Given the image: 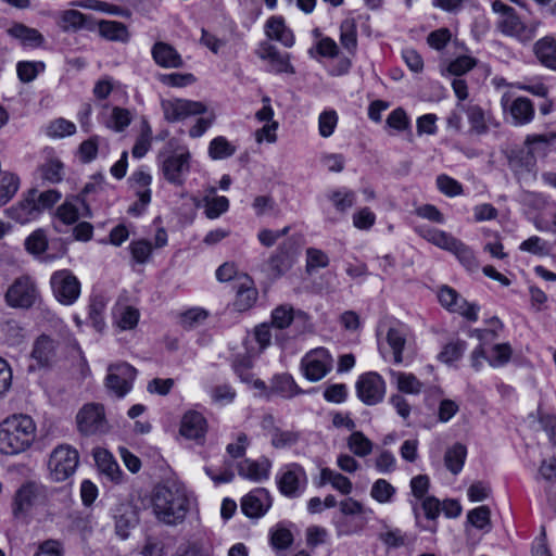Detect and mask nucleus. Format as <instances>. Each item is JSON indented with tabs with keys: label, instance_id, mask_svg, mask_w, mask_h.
I'll return each instance as SVG.
<instances>
[{
	"label": "nucleus",
	"instance_id": "59",
	"mask_svg": "<svg viewBox=\"0 0 556 556\" xmlns=\"http://www.w3.org/2000/svg\"><path fill=\"white\" fill-rule=\"evenodd\" d=\"M26 250L31 253L39 255L43 253L48 248V239L42 229L35 230L25 240Z\"/></svg>",
	"mask_w": 556,
	"mask_h": 556
},
{
	"label": "nucleus",
	"instance_id": "54",
	"mask_svg": "<svg viewBox=\"0 0 556 556\" xmlns=\"http://www.w3.org/2000/svg\"><path fill=\"white\" fill-rule=\"evenodd\" d=\"M299 438L300 434L296 431L273 428L270 441L276 448H286L294 445Z\"/></svg>",
	"mask_w": 556,
	"mask_h": 556
},
{
	"label": "nucleus",
	"instance_id": "11",
	"mask_svg": "<svg viewBox=\"0 0 556 556\" xmlns=\"http://www.w3.org/2000/svg\"><path fill=\"white\" fill-rule=\"evenodd\" d=\"M333 358L325 348L313 349L301 361V370L304 377L316 382L321 380L331 369Z\"/></svg>",
	"mask_w": 556,
	"mask_h": 556
},
{
	"label": "nucleus",
	"instance_id": "56",
	"mask_svg": "<svg viewBox=\"0 0 556 556\" xmlns=\"http://www.w3.org/2000/svg\"><path fill=\"white\" fill-rule=\"evenodd\" d=\"M395 494V488L384 479H378L371 486L370 495L379 503H388Z\"/></svg>",
	"mask_w": 556,
	"mask_h": 556
},
{
	"label": "nucleus",
	"instance_id": "31",
	"mask_svg": "<svg viewBox=\"0 0 556 556\" xmlns=\"http://www.w3.org/2000/svg\"><path fill=\"white\" fill-rule=\"evenodd\" d=\"M7 31L9 36L20 40L24 46L37 48L45 42V38L39 30L22 23L12 25Z\"/></svg>",
	"mask_w": 556,
	"mask_h": 556
},
{
	"label": "nucleus",
	"instance_id": "33",
	"mask_svg": "<svg viewBox=\"0 0 556 556\" xmlns=\"http://www.w3.org/2000/svg\"><path fill=\"white\" fill-rule=\"evenodd\" d=\"M535 157L531 150L520 152L510 159V166L520 179H532L535 177Z\"/></svg>",
	"mask_w": 556,
	"mask_h": 556
},
{
	"label": "nucleus",
	"instance_id": "19",
	"mask_svg": "<svg viewBox=\"0 0 556 556\" xmlns=\"http://www.w3.org/2000/svg\"><path fill=\"white\" fill-rule=\"evenodd\" d=\"M179 432L186 439L202 444L207 432L206 419L201 413L189 410L181 418Z\"/></svg>",
	"mask_w": 556,
	"mask_h": 556
},
{
	"label": "nucleus",
	"instance_id": "15",
	"mask_svg": "<svg viewBox=\"0 0 556 556\" xmlns=\"http://www.w3.org/2000/svg\"><path fill=\"white\" fill-rule=\"evenodd\" d=\"M438 298L442 306L450 312L457 313L470 321L478 319L479 306L467 302L453 288L443 286L438 293Z\"/></svg>",
	"mask_w": 556,
	"mask_h": 556
},
{
	"label": "nucleus",
	"instance_id": "55",
	"mask_svg": "<svg viewBox=\"0 0 556 556\" xmlns=\"http://www.w3.org/2000/svg\"><path fill=\"white\" fill-rule=\"evenodd\" d=\"M205 215L210 219L219 217L229 207V200L226 197H210L204 198Z\"/></svg>",
	"mask_w": 556,
	"mask_h": 556
},
{
	"label": "nucleus",
	"instance_id": "45",
	"mask_svg": "<svg viewBox=\"0 0 556 556\" xmlns=\"http://www.w3.org/2000/svg\"><path fill=\"white\" fill-rule=\"evenodd\" d=\"M340 42L349 52L357 47V27L353 18L344 20L340 25Z\"/></svg>",
	"mask_w": 556,
	"mask_h": 556
},
{
	"label": "nucleus",
	"instance_id": "62",
	"mask_svg": "<svg viewBox=\"0 0 556 556\" xmlns=\"http://www.w3.org/2000/svg\"><path fill=\"white\" fill-rule=\"evenodd\" d=\"M328 264L329 257L324 251L315 248H308L306 250V269L308 273L325 268Z\"/></svg>",
	"mask_w": 556,
	"mask_h": 556
},
{
	"label": "nucleus",
	"instance_id": "20",
	"mask_svg": "<svg viewBox=\"0 0 556 556\" xmlns=\"http://www.w3.org/2000/svg\"><path fill=\"white\" fill-rule=\"evenodd\" d=\"M497 27L504 35L515 37L522 42L530 41L535 34V27L522 23L515 12L501 17Z\"/></svg>",
	"mask_w": 556,
	"mask_h": 556
},
{
	"label": "nucleus",
	"instance_id": "64",
	"mask_svg": "<svg viewBox=\"0 0 556 556\" xmlns=\"http://www.w3.org/2000/svg\"><path fill=\"white\" fill-rule=\"evenodd\" d=\"M34 556H64V546L59 540L48 539L38 544Z\"/></svg>",
	"mask_w": 556,
	"mask_h": 556
},
{
	"label": "nucleus",
	"instance_id": "35",
	"mask_svg": "<svg viewBox=\"0 0 556 556\" xmlns=\"http://www.w3.org/2000/svg\"><path fill=\"white\" fill-rule=\"evenodd\" d=\"M392 382L396 384L400 392L417 395L422 390V383L410 372L395 371L390 369Z\"/></svg>",
	"mask_w": 556,
	"mask_h": 556
},
{
	"label": "nucleus",
	"instance_id": "12",
	"mask_svg": "<svg viewBox=\"0 0 556 556\" xmlns=\"http://www.w3.org/2000/svg\"><path fill=\"white\" fill-rule=\"evenodd\" d=\"M358 399L366 405H376L384 399L387 386L383 378L375 372L368 371L361 375L355 384Z\"/></svg>",
	"mask_w": 556,
	"mask_h": 556
},
{
	"label": "nucleus",
	"instance_id": "51",
	"mask_svg": "<svg viewBox=\"0 0 556 556\" xmlns=\"http://www.w3.org/2000/svg\"><path fill=\"white\" fill-rule=\"evenodd\" d=\"M519 250L543 257L549 255L551 244L539 236H531L520 243Z\"/></svg>",
	"mask_w": 556,
	"mask_h": 556
},
{
	"label": "nucleus",
	"instance_id": "7",
	"mask_svg": "<svg viewBox=\"0 0 556 556\" xmlns=\"http://www.w3.org/2000/svg\"><path fill=\"white\" fill-rule=\"evenodd\" d=\"M39 299L37 282L30 276L16 278L4 294L7 305L12 308H30Z\"/></svg>",
	"mask_w": 556,
	"mask_h": 556
},
{
	"label": "nucleus",
	"instance_id": "3",
	"mask_svg": "<svg viewBox=\"0 0 556 556\" xmlns=\"http://www.w3.org/2000/svg\"><path fill=\"white\" fill-rule=\"evenodd\" d=\"M152 507L160 521L176 525L185 519L189 498L186 490L177 484L159 485L153 492Z\"/></svg>",
	"mask_w": 556,
	"mask_h": 556
},
{
	"label": "nucleus",
	"instance_id": "2",
	"mask_svg": "<svg viewBox=\"0 0 556 556\" xmlns=\"http://www.w3.org/2000/svg\"><path fill=\"white\" fill-rule=\"evenodd\" d=\"M37 426L24 414H14L0 424V453L16 455L28 450L36 440Z\"/></svg>",
	"mask_w": 556,
	"mask_h": 556
},
{
	"label": "nucleus",
	"instance_id": "50",
	"mask_svg": "<svg viewBox=\"0 0 556 556\" xmlns=\"http://www.w3.org/2000/svg\"><path fill=\"white\" fill-rule=\"evenodd\" d=\"M45 63L40 61H21L16 65V72L21 81L30 83L45 71Z\"/></svg>",
	"mask_w": 556,
	"mask_h": 556
},
{
	"label": "nucleus",
	"instance_id": "4",
	"mask_svg": "<svg viewBox=\"0 0 556 556\" xmlns=\"http://www.w3.org/2000/svg\"><path fill=\"white\" fill-rule=\"evenodd\" d=\"M419 236L435 247L448 251L456 256L458 262L468 270L475 271L479 263L473 251L463 241L451 233L435 228L419 227L416 229Z\"/></svg>",
	"mask_w": 556,
	"mask_h": 556
},
{
	"label": "nucleus",
	"instance_id": "10",
	"mask_svg": "<svg viewBox=\"0 0 556 556\" xmlns=\"http://www.w3.org/2000/svg\"><path fill=\"white\" fill-rule=\"evenodd\" d=\"M501 105L506 119L514 126H525L534 119L535 109L529 98L511 99L510 94L506 92L501 98Z\"/></svg>",
	"mask_w": 556,
	"mask_h": 556
},
{
	"label": "nucleus",
	"instance_id": "58",
	"mask_svg": "<svg viewBox=\"0 0 556 556\" xmlns=\"http://www.w3.org/2000/svg\"><path fill=\"white\" fill-rule=\"evenodd\" d=\"M152 129L148 124H144L136 143L132 148V156L136 159L143 157L151 148Z\"/></svg>",
	"mask_w": 556,
	"mask_h": 556
},
{
	"label": "nucleus",
	"instance_id": "22",
	"mask_svg": "<svg viewBox=\"0 0 556 556\" xmlns=\"http://www.w3.org/2000/svg\"><path fill=\"white\" fill-rule=\"evenodd\" d=\"M58 25L66 33H74L83 28L93 30L96 26L91 16L73 9L65 10L60 13Z\"/></svg>",
	"mask_w": 556,
	"mask_h": 556
},
{
	"label": "nucleus",
	"instance_id": "46",
	"mask_svg": "<svg viewBox=\"0 0 556 556\" xmlns=\"http://www.w3.org/2000/svg\"><path fill=\"white\" fill-rule=\"evenodd\" d=\"M348 446L358 457H366L372 451V442L361 431L352 432L348 439Z\"/></svg>",
	"mask_w": 556,
	"mask_h": 556
},
{
	"label": "nucleus",
	"instance_id": "13",
	"mask_svg": "<svg viewBox=\"0 0 556 556\" xmlns=\"http://www.w3.org/2000/svg\"><path fill=\"white\" fill-rule=\"evenodd\" d=\"M161 108L164 118L168 123L181 122L190 116L200 115L206 112V106L202 102L187 99L162 100Z\"/></svg>",
	"mask_w": 556,
	"mask_h": 556
},
{
	"label": "nucleus",
	"instance_id": "57",
	"mask_svg": "<svg viewBox=\"0 0 556 556\" xmlns=\"http://www.w3.org/2000/svg\"><path fill=\"white\" fill-rule=\"evenodd\" d=\"M274 390L283 397H292L301 392L289 375L278 376L274 381Z\"/></svg>",
	"mask_w": 556,
	"mask_h": 556
},
{
	"label": "nucleus",
	"instance_id": "29",
	"mask_svg": "<svg viewBox=\"0 0 556 556\" xmlns=\"http://www.w3.org/2000/svg\"><path fill=\"white\" fill-rule=\"evenodd\" d=\"M152 55L156 64L162 67L177 68L182 66L181 56L168 43L156 42L152 48Z\"/></svg>",
	"mask_w": 556,
	"mask_h": 556
},
{
	"label": "nucleus",
	"instance_id": "60",
	"mask_svg": "<svg viewBox=\"0 0 556 556\" xmlns=\"http://www.w3.org/2000/svg\"><path fill=\"white\" fill-rule=\"evenodd\" d=\"M466 350V343L464 341L457 340L454 342L447 343L442 352L439 354V359L445 364H452L453 362L459 359Z\"/></svg>",
	"mask_w": 556,
	"mask_h": 556
},
{
	"label": "nucleus",
	"instance_id": "44",
	"mask_svg": "<svg viewBox=\"0 0 556 556\" xmlns=\"http://www.w3.org/2000/svg\"><path fill=\"white\" fill-rule=\"evenodd\" d=\"M76 132V125L63 117L51 121L46 127V135L50 138L61 139Z\"/></svg>",
	"mask_w": 556,
	"mask_h": 556
},
{
	"label": "nucleus",
	"instance_id": "1",
	"mask_svg": "<svg viewBox=\"0 0 556 556\" xmlns=\"http://www.w3.org/2000/svg\"><path fill=\"white\" fill-rule=\"evenodd\" d=\"M55 495L56 489L53 486L36 480L25 481L13 495L12 516L15 519H23L36 510L39 515L38 521L52 522L56 510Z\"/></svg>",
	"mask_w": 556,
	"mask_h": 556
},
{
	"label": "nucleus",
	"instance_id": "38",
	"mask_svg": "<svg viewBox=\"0 0 556 556\" xmlns=\"http://www.w3.org/2000/svg\"><path fill=\"white\" fill-rule=\"evenodd\" d=\"M115 324L121 330L134 329L140 317V313L137 308L128 305L116 306L114 308Z\"/></svg>",
	"mask_w": 556,
	"mask_h": 556
},
{
	"label": "nucleus",
	"instance_id": "40",
	"mask_svg": "<svg viewBox=\"0 0 556 556\" xmlns=\"http://www.w3.org/2000/svg\"><path fill=\"white\" fill-rule=\"evenodd\" d=\"M466 456V446L456 443L445 452L444 464L453 475H458L464 467Z\"/></svg>",
	"mask_w": 556,
	"mask_h": 556
},
{
	"label": "nucleus",
	"instance_id": "41",
	"mask_svg": "<svg viewBox=\"0 0 556 556\" xmlns=\"http://www.w3.org/2000/svg\"><path fill=\"white\" fill-rule=\"evenodd\" d=\"M106 304L108 302L103 295L96 294L90 299L88 315L92 326L98 331H102L105 328L104 312Z\"/></svg>",
	"mask_w": 556,
	"mask_h": 556
},
{
	"label": "nucleus",
	"instance_id": "32",
	"mask_svg": "<svg viewBox=\"0 0 556 556\" xmlns=\"http://www.w3.org/2000/svg\"><path fill=\"white\" fill-rule=\"evenodd\" d=\"M328 483L343 495H349L353 490L352 481L348 477L326 467L320 470L318 486Z\"/></svg>",
	"mask_w": 556,
	"mask_h": 556
},
{
	"label": "nucleus",
	"instance_id": "21",
	"mask_svg": "<svg viewBox=\"0 0 556 556\" xmlns=\"http://www.w3.org/2000/svg\"><path fill=\"white\" fill-rule=\"evenodd\" d=\"M5 215L20 224H27L40 217L39 210L35 205V199L29 190L23 194V198L16 204L5 210Z\"/></svg>",
	"mask_w": 556,
	"mask_h": 556
},
{
	"label": "nucleus",
	"instance_id": "34",
	"mask_svg": "<svg viewBox=\"0 0 556 556\" xmlns=\"http://www.w3.org/2000/svg\"><path fill=\"white\" fill-rule=\"evenodd\" d=\"M457 110L463 111L467 115L471 131L478 135H482L488 131L484 111L479 105L459 102L457 103Z\"/></svg>",
	"mask_w": 556,
	"mask_h": 556
},
{
	"label": "nucleus",
	"instance_id": "17",
	"mask_svg": "<svg viewBox=\"0 0 556 556\" xmlns=\"http://www.w3.org/2000/svg\"><path fill=\"white\" fill-rule=\"evenodd\" d=\"M257 56L268 63V72L275 74H294L295 70L290 63V54L280 52L275 46L263 42L257 52Z\"/></svg>",
	"mask_w": 556,
	"mask_h": 556
},
{
	"label": "nucleus",
	"instance_id": "28",
	"mask_svg": "<svg viewBox=\"0 0 556 556\" xmlns=\"http://www.w3.org/2000/svg\"><path fill=\"white\" fill-rule=\"evenodd\" d=\"M265 33L268 38L281 42L287 48H291L294 45V36L280 16L268 18L265 25Z\"/></svg>",
	"mask_w": 556,
	"mask_h": 556
},
{
	"label": "nucleus",
	"instance_id": "48",
	"mask_svg": "<svg viewBox=\"0 0 556 556\" xmlns=\"http://www.w3.org/2000/svg\"><path fill=\"white\" fill-rule=\"evenodd\" d=\"M236 152V147L225 137L214 138L208 146V155L213 160H224L230 157Z\"/></svg>",
	"mask_w": 556,
	"mask_h": 556
},
{
	"label": "nucleus",
	"instance_id": "52",
	"mask_svg": "<svg viewBox=\"0 0 556 556\" xmlns=\"http://www.w3.org/2000/svg\"><path fill=\"white\" fill-rule=\"evenodd\" d=\"M53 217L63 225H73L79 218L78 208L67 199L53 212Z\"/></svg>",
	"mask_w": 556,
	"mask_h": 556
},
{
	"label": "nucleus",
	"instance_id": "27",
	"mask_svg": "<svg viewBox=\"0 0 556 556\" xmlns=\"http://www.w3.org/2000/svg\"><path fill=\"white\" fill-rule=\"evenodd\" d=\"M270 463L267 459H244L238 465V472L244 479L261 482L268 478Z\"/></svg>",
	"mask_w": 556,
	"mask_h": 556
},
{
	"label": "nucleus",
	"instance_id": "36",
	"mask_svg": "<svg viewBox=\"0 0 556 556\" xmlns=\"http://www.w3.org/2000/svg\"><path fill=\"white\" fill-rule=\"evenodd\" d=\"M40 178L49 184L55 185L62 181L64 165L55 156H49L39 167Z\"/></svg>",
	"mask_w": 556,
	"mask_h": 556
},
{
	"label": "nucleus",
	"instance_id": "49",
	"mask_svg": "<svg viewBox=\"0 0 556 556\" xmlns=\"http://www.w3.org/2000/svg\"><path fill=\"white\" fill-rule=\"evenodd\" d=\"M328 199L337 211L344 213L355 204L356 195L354 191L343 188L331 191Z\"/></svg>",
	"mask_w": 556,
	"mask_h": 556
},
{
	"label": "nucleus",
	"instance_id": "24",
	"mask_svg": "<svg viewBox=\"0 0 556 556\" xmlns=\"http://www.w3.org/2000/svg\"><path fill=\"white\" fill-rule=\"evenodd\" d=\"M294 261L293 245L291 243H282L276 253L268 261V270L273 277H280L288 271Z\"/></svg>",
	"mask_w": 556,
	"mask_h": 556
},
{
	"label": "nucleus",
	"instance_id": "5",
	"mask_svg": "<svg viewBox=\"0 0 556 556\" xmlns=\"http://www.w3.org/2000/svg\"><path fill=\"white\" fill-rule=\"evenodd\" d=\"M157 162L167 182L177 187L185 184L191 167V154L187 149H179L169 154L162 151L159 153Z\"/></svg>",
	"mask_w": 556,
	"mask_h": 556
},
{
	"label": "nucleus",
	"instance_id": "6",
	"mask_svg": "<svg viewBox=\"0 0 556 556\" xmlns=\"http://www.w3.org/2000/svg\"><path fill=\"white\" fill-rule=\"evenodd\" d=\"M79 464V454L68 444H61L50 454L48 469L50 478L55 482H63L71 478Z\"/></svg>",
	"mask_w": 556,
	"mask_h": 556
},
{
	"label": "nucleus",
	"instance_id": "39",
	"mask_svg": "<svg viewBox=\"0 0 556 556\" xmlns=\"http://www.w3.org/2000/svg\"><path fill=\"white\" fill-rule=\"evenodd\" d=\"M29 191L35 199V205L38 207L40 216L45 211L52 210L62 199V193L56 189L39 191L37 188H31Z\"/></svg>",
	"mask_w": 556,
	"mask_h": 556
},
{
	"label": "nucleus",
	"instance_id": "63",
	"mask_svg": "<svg viewBox=\"0 0 556 556\" xmlns=\"http://www.w3.org/2000/svg\"><path fill=\"white\" fill-rule=\"evenodd\" d=\"M491 510L488 506L482 505L471 509L467 514L468 521L477 529L483 530L490 527Z\"/></svg>",
	"mask_w": 556,
	"mask_h": 556
},
{
	"label": "nucleus",
	"instance_id": "43",
	"mask_svg": "<svg viewBox=\"0 0 556 556\" xmlns=\"http://www.w3.org/2000/svg\"><path fill=\"white\" fill-rule=\"evenodd\" d=\"M296 316L304 317V314L302 312L295 313L290 305H279L271 312V325L278 329H286Z\"/></svg>",
	"mask_w": 556,
	"mask_h": 556
},
{
	"label": "nucleus",
	"instance_id": "53",
	"mask_svg": "<svg viewBox=\"0 0 556 556\" xmlns=\"http://www.w3.org/2000/svg\"><path fill=\"white\" fill-rule=\"evenodd\" d=\"M213 547L210 542L195 540L188 542L178 549V556H212Z\"/></svg>",
	"mask_w": 556,
	"mask_h": 556
},
{
	"label": "nucleus",
	"instance_id": "42",
	"mask_svg": "<svg viewBox=\"0 0 556 556\" xmlns=\"http://www.w3.org/2000/svg\"><path fill=\"white\" fill-rule=\"evenodd\" d=\"M387 342L393 351V361L395 364L403 362L402 352L406 343V332L403 328L391 327L387 332Z\"/></svg>",
	"mask_w": 556,
	"mask_h": 556
},
{
	"label": "nucleus",
	"instance_id": "26",
	"mask_svg": "<svg viewBox=\"0 0 556 556\" xmlns=\"http://www.w3.org/2000/svg\"><path fill=\"white\" fill-rule=\"evenodd\" d=\"M99 35L109 41L126 43L130 40V33L127 26L117 21L100 20L94 23Z\"/></svg>",
	"mask_w": 556,
	"mask_h": 556
},
{
	"label": "nucleus",
	"instance_id": "30",
	"mask_svg": "<svg viewBox=\"0 0 556 556\" xmlns=\"http://www.w3.org/2000/svg\"><path fill=\"white\" fill-rule=\"evenodd\" d=\"M93 458L103 475L114 482L121 481V468L109 451L97 448L93 451Z\"/></svg>",
	"mask_w": 556,
	"mask_h": 556
},
{
	"label": "nucleus",
	"instance_id": "61",
	"mask_svg": "<svg viewBox=\"0 0 556 556\" xmlns=\"http://www.w3.org/2000/svg\"><path fill=\"white\" fill-rule=\"evenodd\" d=\"M338 124V115L334 110H328L320 113L318 117V131L324 138L330 137Z\"/></svg>",
	"mask_w": 556,
	"mask_h": 556
},
{
	"label": "nucleus",
	"instance_id": "23",
	"mask_svg": "<svg viewBox=\"0 0 556 556\" xmlns=\"http://www.w3.org/2000/svg\"><path fill=\"white\" fill-rule=\"evenodd\" d=\"M58 342L47 334H41L33 345L31 357L39 366L51 365L56 356Z\"/></svg>",
	"mask_w": 556,
	"mask_h": 556
},
{
	"label": "nucleus",
	"instance_id": "25",
	"mask_svg": "<svg viewBox=\"0 0 556 556\" xmlns=\"http://www.w3.org/2000/svg\"><path fill=\"white\" fill-rule=\"evenodd\" d=\"M533 53L540 64L556 71V37L545 36L533 45Z\"/></svg>",
	"mask_w": 556,
	"mask_h": 556
},
{
	"label": "nucleus",
	"instance_id": "14",
	"mask_svg": "<svg viewBox=\"0 0 556 556\" xmlns=\"http://www.w3.org/2000/svg\"><path fill=\"white\" fill-rule=\"evenodd\" d=\"M307 484L305 470L299 464H289L278 477V486L280 492L288 497L300 496Z\"/></svg>",
	"mask_w": 556,
	"mask_h": 556
},
{
	"label": "nucleus",
	"instance_id": "37",
	"mask_svg": "<svg viewBox=\"0 0 556 556\" xmlns=\"http://www.w3.org/2000/svg\"><path fill=\"white\" fill-rule=\"evenodd\" d=\"M73 4L83 9L104 12L122 17H130L131 15V12L128 9L121 8L118 5L111 4L101 0H80L73 2Z\"/></svg>",
	"mask_w": 556,
	"mask_h": 556
},
{
	"label": "nucleus",
	"instance_id": "18",
	"mask_svg": "<svg viewBox=\"0 0 556 556\" xmlns=\"http://www.w3.org/2000/svg\"><path fill=\"white\" fill-rule=\"evenodd\" d=\"M271 506V497L267 490L257 488L241 500V510L249 518L264 516Z\"/></svg>",
	"mask_w": 556,
	"mask_h": 556
},
{
	"label": "nucleus",
	"instance_id": "9",
	"mask_svg": "<svg viewBox=\"0 0 556 556\" xmlns=\"http://www.w3.org/2000/svg\"><path fill=\"white\" fill-rule=\"evenodd\" d=\"M55 300L63 305L74 304L80 295V281L70 269H60L50 277Z\"/></svg>",
	"mask_w": 556,
	"mask_h": 556
},
{
	"label": "nucleus",
	"instance_id": "8",
	"mask_svg": "<svg viewBox=\"0 0 556 556\" xmlns=\"http://www.w3.org/2000/svg\"><path fill=\"white\" fill-rule=\"evenodd\" d=\"M76 425L78 432L86 437L102 435L110 430L104 407L98 403L85 404L76 415Z\"/></svg>",
	"mask_w": 556,
	"mask_h": 556
},
{
	"label": "nucleus",
	"instance_id": "16",
	"mask_svg": "<svg viewBox=\"0 0 556 556\" xmlns=\"http://www.w3.org/2000/svg\"><path fill=\"white\" fill-rule=\"evenodd\" d=\"M137 370L129 364L122 363L109 367L106 387L118 397H123L132 387Z\"/></svg>",
	"mask_w": 556,
	"mask_h": 556
},
{
	"label": "nucleus",
	"instance_id": "47",
	"mask_svg": "<svg viewBox=\"0 0 556 556\" xmlns=\"http://www.w3.org/2000/svg\"><path fill=\"white\" fill-rule=\"evenodd\" d=\"M20 178L12 173H4L0 180V207L5 205L17 192Z\"/></svg>",
	"mask_w": 556,
	"mask_h": 556
}]
</instances>
